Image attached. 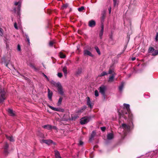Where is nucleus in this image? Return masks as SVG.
<instances>
[{"label": "nucleus", "instance_id": "f257e3e1", "mask_svg": "<svg viewBox=\"0 0 158 158\" xmlns=\"http://www.w3.org/2000/svg\"><path fill=\"white\" fill-rule=\"evenodd\" d=\"M53 85L57 88V90L59 94L62 95H64V91L63 87L59 82L56 83L54 82L53 83Z\"/></svg>", "mask_w": 158, "mask_h": 158}, {"label": "nucleus", "instance_id": "f03ea898", "mask_svg": "<svg viewBox=\"0 0 158 158\" xmlns=\"http://www.w3.org/2000/svg\"><path fill=\"white\" fill-rule=\"evenodd\" d=\"M9 147V144L7 142L5 143L3 146L2 149L3 150V153L4 155L7 156L9 153L8 151V148Z\"/></svg>", "mask_w": 158, "mask_h": 158}, {"label": "nucleus", "instance_id": "7ed1b4c3", "mask_svg": "<svg viewBox=\"0 0 158 158\" xmlns=\"http://www.w3.org/2000/svg\"><path fill=\"white\" fill-rule=\"evenodd\" d=\"M91 118V116L85 117L82 118L81 119L80 123L82 125L85 124L89 122Z\"/></svg>", "mask_w": 158, "mask_h": 158}, {"label": "nucleus", "instance_id": "20e7f679", "mask_svg": "<svg viewBox=\"0 0 158 158\" xmlns=\"http://www.w3.org/2000/svg\"><path fill=\"white\" fill-rule=\"evenodd\" d=\"M6 90L4 89L2 91L1 90V103L6 99Z\"/></svg>", "mask_w": 158, "mask_h": 158}, {"label": "nucleus", "instance_id": "39448f33", "mask_svg": "<svg viewBox=\"0 0 158 158\" xmlns=\"http://www.w3.org/2000/svg\"><path fill=\"white\" fill-rule=\"evenodd\" d=\"M86 98L87 99V105L90 109H92L93 108L94 104L91 102L90 100V98L89 97H87Z\"/></svg>", "mask_w": 158, "mask_h": 158}, {"label": "nucleus", "instance_id": "423d86ee", "mask_svg": "<svg viewBox=\"0 0 158 158\" xmlns=\"http://www.w3.org/2000/svg\"><path fill=\"white\" fill-rule=\"evenodd\" d=\"M127 113H128V118L130 120V121L131 122V123L132 124V126H133V127L134 126H133V115L131 114V111L129 113H127L126 112L125 113V114H127Z\"/></svg>", "mask_w": 158, "mask_h": 158}, {"label": "nucleus", "instance_id": "0eeeda50", "mask_svg": "<svg viewBox=\"0 0 158 158\" xmlns=\"http://www.w3.org/2000/svg\"><path fill=\"white\" fill-rule=\"evenodd\" d=\"M106 89V88L104 86H102L99 88L100 92L104 96H105Z\"/></svg>", "mask_w": 158, "mask_h": 158}, {"label": "nucleus", "instance_id": "6e6552de", "mask_svg": "<svg viewBox=\"0 0 158 158\" xmlns=\"http://www.w3.org/2000/svg\"><path fill=\"white\" fill-rule=\"evenodd\" d=\"M96 24V22L94 20H91L88 22V26L91 27H94L95 26Z\"/></svg>", "mask_w": 158, "mask_h": 158}, {"label": "nucleus", "instance_id": "1a4fd4ad", "mask_svg": "<svg viewBox=\"0 0 158 158\" xmlns=\"http://www.w3.org/2000/svg\"><path fill=\"white\" fill-rule=\"evenodd\" d=\"M48 107L50 109L53 110L54 111H60L61 112H63L64 111V110L63 109H61L60 108H54L50 105L48 106Z\"/></svg>", "mask_w": 158, "mask_h": 158}, {"label": "nucleus", "instance_id": "9d476101", "mask_svg": "<svg viewBox=\"0 0 158 158\" xmlns=\"http://www.w3.org/2000/svg\"><path fill=\"white\" fill-rule=\"evenodd\" d=\"M53 142V141L51 139L44 140L42 139L41 140V143H44L48 145L50 144Z\"/></svg>", "mask_w": 158, "mask_h": 158}, {"label": "nucleus", "instance_id": "9b49d317", "mask_svg": "<svg viewBox=\"0 0 158 158\" xmlns=\"http://www.w3.org/2000/svg\"><path fill=\"white\" fill-rule=\"evenodd\" d=\"M2 63H3L7 67H8V64L9 63L10 60H7L5 58H3L2 59Z\"/></svg>", "mask_w": 158, "mask_h": 158}, {"label": "nucleus", "instance_id": "f8f14e48", "mask_svg": "<svg viewBox=\"0 0 158 158\" xmlns=\"http://www.w3.org/2000/svg\"><path fill=\"white\" fill-rule=\"evenodd\" d=\"M122 127L124 130L128 131L130 129V127L126 124L123 123L122 124Z\"/></svg>", "mask_w": 158, "mask_h": 158}, {"label": "nucleus", "instance_id": "ddd939ff", "mask_svg": "<svg viewBox=\"0 0 158 158\" xmlns=\"http://www.w3.org/2000/svg\"><path fill=\"white\" fill-rule=\"evenodd\" d=\"M84 54L85 55H88L91 57L93 56L90 52L87 50L84 51Z\"/></svg>", "mask_w": 158, "mask_h": 158}, {"label": "nucleus", "instance_id": "4468645a", "mask_svg": "<svg viewBox=\"0 0 158 158\" xmlns=\"http://www.w3.org/2000/svg\"><path fill=\"white\" fill-rule=\"evenodd\" d=\"M115 77V75L114 74H112L111 76H110L108 80V82H112L114 81V78Z\"/></svg>", "mask_w": 158, "mask_h": 158}, {"label": "nucleus", "instance_id": "2eb2a0df", "mask_svg": "<svg viewBox=\"0 0 158 158\" xmlns=\"http://www.w3.org/2000/svg\"><path fill=\"white\" fill-rule=\"evenodd\" d=\"M6 138L11 142H13L15 141L13 137L12 136H8L7 135H6Z\"/></svg>", "mask_w": 158, "mask_h": 158}, {"label": "nucleus", "instance_id": "dca6fc26", "mask_svg": "<svg viewBox=\"0 0 158 158\" xmlns=\"http://www.w3.org/2000/svg\"><path fill=\"white\" fill-rule=\"evenodd\" d=\"M114 134L112 133H109L107 135V139L109 140L112 139L114 138Z\"/></svg>", "mask_w": 158, "mask_h": 158}, {"label": "nucleus", "instance_id": "f3484780", "mask_svg": "<svg viewBox=\"0 0 158 158\" xmlns=\"http://www.w3.org/2000/svg\"><path fill=\"white\" fill-rule=\"evenodd\" d=\"M48 97L49 99H51L52 98V92L49 89H48Z\"/></svg>", "mask_w": 158, "mask_h": 158}, {"label": "nucleus", "instance_id": "a211bd4d", "mask_svg": "<svg viewBox=\"0 0 158 158\" xmlns=\"http://www.w3.org/2000/svg\"><path fill=\"white\" fill-rule=\"evenodd\" d=\"M43 127L45 129H47L48 130H51L52 128V127L51 125H45L43 126Z\"/></svg>", "mask_w": 158, "mask_h": 158}, {"label": "nucleus", "instance_id": "6ab92c4d", "mask_svg": "<svg viewBox=\"0 0 158 158\" xmlns=\"http://www.w3.org/2000/svg\"><path fill=\"white\" fill-rule=\"evenodd\" d=\"M124 106L126 108L127 113H129L131 111L130 109V105L129 104L125 103L124 104Z\"/></svg>", "mask_w": 158, "mask_h": 158}, {"label": "nucleus", "instance_id": "aec40b11", "mask_svg": "<svg viewBox=\"0 0 158 158\" xmlns=\"http://www.w3.org/2000/svg\"><path fill=\"white\" fill-rule=\"evenodd\" d=\"M8 112L10 116H14L15 115V113L12 110L9 109L8 110Z\"/></svg>", "mask_w": 158, "mask_h": 158}, {"label": "nucleus", "instance_id": "412c9836", "mask_svg": "<svg viewBox=\"0 0 158 158\" xmlns=\"http://www.w3.org/2000/svg\"><path fill=\"white\" fill-rule=\"evenodd\" d=\"M55 156L56 158H61V157L60 155L59 152L57 150H56L54 151Z\"/></svg>", "mask_w": 158, "mask_h": 158}, {"label": "nucleus", "instance_id": "4be33fe9", "mask_svg": "<svg viewBox=\"0 0 158 158\" xmlns=\"http://www.w3.org/2000/svg\"><path fill=\"white\" fill-rule=\"evenodd\" d=\"M106 16V14L105 12H103L102 14L101 17V22H104V20Z\"/></svg>", "mask_w": 158, "mask_h": 158}, {"label": "nucleus", "instance_id": "5701e85b", "mask_svg": "<svg viewBox=\"0 0 158 158\" xmlns=\"http://www.w3.org/2000/svg\"><path fill=\"white\" fill-rule=\"evenodd\" d=\"M59 56L61 58H64L66 57V55L61 52H59Z\"/></svg>", "mask_w": 158, "mask_h": 158}, {"label": "nucleus", "instance_id": "b1692460", "mask_svg": "<svg viewBox=\"0 0 158 158\" xmlns=\"http://www.w3.org/2000/svg\"><path fill=\"white\" fill-rule=\"evenodd\" d=\"M82 73V69L81 68H78L76 72V74L78 76L80 75Z\"/></svg>", "mask_w": 158, "mask_h": 158}, {"label": "nucleus", "instance_id": "393cba45", "mask_svg": "<svg viewBox=\"0 0 158 158\" xmlns=\"http://www.w3.org/2000/svg\"><path fill=\"white\" fill-rule=\"evenodd\" d=\"M155 51V49L153 47H150L148 50V52L149 53H152Z\"/></svg>", "mask_w": 158, "mask_h": 158}, {"label": "nucleus", "instance_id": "a878e982", "mask_svg": "<svg viewBox=\"0 0 158 158\" xmlns=\"http://www.w3.org/2000/svg\"><path fill=\"white\" fill-rule=\"evenodd\" d=\"M95 132L94 131H93L92 132L90 137H89V140H92V139L95 136Z\"/></svg>", "mask_w": 158, "mask_h": 158}, {"label": "nucleus", "instance_id": "bb28decb", "mask_svg": "<svg viewBox=\"0 0 158 158\" xmlns=\"http://www.w3.org/2000/svg\"><path fill=\"white\" fill-rule=\"evenodd\" d=\"M158 55V50H155L152 53V55L153 56H156Z\"/></svg>", "mask_w": 158, "mask_h": 158}, {"label": "nucleus", "instance_id": "cd10ccee", "mask_svg": "<svg viewBox=\"0 0 158 158\" xmlns=\"http://www.w3.org/2000/svg\"><path fill=\"white\" fill-rule=\"evenodd\" d=\"M123 86L124 83L122 82L121 85L119 87V89L120 91H121L122 90Z\"/></svg>", "mask_w": 158, "mask_h": 158}, {"label": "nucleus", "instance_id": "c85d7f7f", "mask_svg": "<svg viewBox=\"0 0 158 158\" xmlns=\"http://www.w3.org/2000/svg\"><path fill=\"white\" fill-rule=\"evenodd\" d=\"M96 51L98 53L99 55H101V52L100 51L99 49L98 48L97 46H95L94 47Z\"/></svg>", "mask_w": 158, "mask_h": 158}, {"label": "nucleus", "instance_id": "c756f323", "mask_svg": "<svg viewBox=\"0 0 158 158\" xmlns=\"http://www.w3.org/2000/svg\"><path fill=\"white\" fill-rule=\"evenodd\" d=\"M63 71L64 74V75H66L67 74V69L66 67H64L63 68Z\"/></svg>", "mask_w": 158, "mask_h": 158}, {"label": "nucleus", "instance_id": "7c9ffc66", "mask_svg": "<svg viewBox=\"0 0 158 158\" xmlns=\"http://www.w3.org/2000/svg\"><path fill=\"white\" fill-rule=\"evenodd\" d=\"M104 30H101L99 32V37L101 39H102V37L103 35Z\"/></svg>", "mask_w": 158, "mask_h": 158}, {"label": "nucleus", "instance_id": "2f4dec72", "mask_svg": "<svg viewBox=\"0 0 158 158\" xmlns=\"http://www.w3.org/2000/svg\"><path fill=\"white\" fill-rule=\"evenodd\" d=\"M20 7H21V6L20 5H19L18 6V10L17 12V14L19 16H20Z\"/></svg>", "mask_w": 158, "mask_h": 158}, {"label": "nucleus", "instance_id": "473e14b6", "mask_svg": "<svg viewBox=\"0 0 158 158\" xmlns=\"http://www.w3.org/2000/svg\"><path fill=\"white\" fill-rule=\"evenodd\" d=\"M63 99V98L62 97H60L59 99L58 104V105H60L62 102V100Z\"/></svg>", "mask_w": 158, "mask_h": 158}, {"label": "nucleus", "instance_id": "72a5a7b5", "mask_svg": "<svg viewBox=\"0 0 158 158\" xmlns=\"http://www.w3.org/2000/svg\"><path fill=\"white\" fill-rule=\"evenodd\" d=\"M114 72L113 70L110 69L108 71V73L109 74H114V75H115V74L114 73H113Z\"/></svg>", "mask_w": 158, "mask_h": 158}, {"label": "nucleus", "instance_id": "f704fd0d", "mask_svg": "<svg viewBox=\"0 0 158 158\" xmlns=\"http://www.w3.org/2000/svg\"><path fill=\"white\" fill-rule=\"evenodd\" d=\"M84 9V7L83 6H82L81 7L78 8V11L79 12L82 11Z\"/></svg>", "mask_w": 158, "mask_h": 158}, {"label": "nucleus", "instance_id": "c9c22d12", "mask_svg": "<svg viewBox=\"0 0 158 158\" xmlns=\"http://www.w3.org/2000/svg\"><path fill=\"white\" fill-rule=\"evenodd\" d=\"M54 44V42H53V41H51L49 42V45L50 47H52Z\"/></svg>", "mask_w": 158, "mask_h": 158}, {"label": "nucleus", "instance_id": "e433bc0d", "mask_svg": "<svg viewBox=\"0 0 158 158\" xmlns=\"http://www.w3.org/2000/svg\"><path fill=\"white\" fill-rule=\"evenodd\" d=\"M77 117L75 115L72 116L71 117V120H75L76 119H77Z\"/></svg>", "mask_w": 158, "mask_h": 158}, {"label": "nucleus", "instance_id": "4c0bfd02", "mask_svg": "<svg viewBox=\"0 0 158 158\" xmlns=\"http://www.w3.org/2000/svg\"><path fill=\"white\" fill-rule=\"evenodd\" d=\"M94 94H95V95L96 97H98V96L99 94H98V91L97 90H96L95 91Z\"/></svg>", "mask_w": 158, "mask_h": 158}, {"label": "nucleus", "instance_id": "58836bf2", "mask_svg": "<svg viewBox=\"0 0 158 158\" xmlns=\"http://www.w3.org/2000/svg\"><path fill=\"white\" fill-rule=\"evenodd\" d=\"M107 73L106 72H103L101 73V76H103L105 75H107Z\"/></svg>", "mask_w": 158, "mask_h": 158}, {"label": "nucleus", "instance_id": "ea45409f", "mask_svg": "<svg viewBox=\"0 0 158 158\" xmlns=\"http://www.w3.org/2000/svg\"><path fill=\"white\" fill-rule=\"evenodd\" d=\"M69 6V4L68 3H66L64 4H63L62 7L64 8H66L67 7H68Z\"/></svg>", "mask_w": 158, "mask_h": 158}, {"label": "nucleus", "instance_id": "a19ab883", "mask_svg": "<svg viewBox=\"0 0 158 158\" xmlns=\"http://www.w3.org/2000/svg\"><path fill=\"white\" fill-rule=\"evenodd\" d=\"M42 75L48 81H49V78H48V77H47V76L45 75L44 73H42Z\"/></svg>", "mask_w": 158, "mask_h": 158}, {"label": "nucleus", "instance_id": "79ce46f5", "mask_svg": "<svg viewBox=\"0 0 158 158\" xmlns=\"http://www.w3.org/2000/svg\"><path fill=\"white\" fill-rule=\"evenodd\" d=\"M7 36H6V37H5V40H4L5 43L6 44V46L7 45V40H8V39H7Z\"/></svg>", "mask_w": 158, "mask_h": 158}, {"label": "nucleus", "instance_id": "37998d69", "mask_svg": "<svg viewBox=\"0 0 158 158\" xmlns=\"http://www.w3.org/2000/svg\"><path fill=\"white\" fill-rule=\"evenodd\" d=\"M26 38L27 41L28 42V43L29 44L30 43V40H29V37L27 35H26Z\"/></svg>", "mask_w": 158, "mask_h": 158}, {"label": "nucleus", "instance_id": "c03bdc74", "mask_svg": "<svg viewBox=\"0 0 158 158\" xmlns=\"http://www.w3.org/2000/svg\"><path fill=\"white\" fill-rule=\"evenodd\" d=\"M101 29L104 30V22H101Z\"/></svg>", "mask_w": 158, "mask_h": 158}, {"label": "nucleus", "instance_id": "a18cd8bd", "mask_svg": "<svg viewBox=\"0 0 158 158\" xmlns=\"http://www.w3.org/2000/svg\"><path fill=\"white\" fill-rule=\"evenodd\" d=\"M57 76L61 78L62 76V73H59L57 74Z\"/></svg>", "mask_w": 158, "mask_h": 158}, {"label": "nucleus", "instance_id": "49530a36", "mask_svg": "<svg viewBox=\"0 0 158 158\" xmlns=\"http://www.w3.org/2000/svg\"><path fill=\"white\" fill-rule=\"evenodd\" d=\"M101 129L102 131H105L106 129V128L104 127H101Z\"/></svg>", "mask_w": 158, "mask_h": 158}, {"label": "nucleus", "instance_id": "de8ad7c7", "mask_svg": "<svg viewBox=\"0 0 158 158\" xmlns=\"http://www.w3.org/2000/svg\"><path fill=\"white\" fill-rule=\"evenodd\" d=\"M31 67L32 68L34 69L35 70H38L33 65L31 64Z\"/></svg>", "mask_w": 158, "mask_h": 158}, {"label": "nucleus", "instance_id": "09e8293b", "mask_svg": "<svg viewBox=\"0 0 158 158\" xmlns=\"http://www.w3.org/2000/svg\"><path fill=\"white\" fill-rule=\"evenodd\" d=\"M17 50L19 51H20L21 50V47L20 44H18L17 45Z\"/></svg>", "mask_w": 158, "mask_h": 158}, {"label": "nucleus", "instance_id": "8fccbe9b", "mask_svg": "<svg viewBox=\"0 0 158 158\" xmlns=\"http://www.w3.org/2000/svg\"><path fill=\"white\" fill-rule=\"evenodd\" d=\"M155 40L156 42H157L158 41V32H157L156 33L155 38Z\"/></svg>", "mask_w": 158, "mask_h": 158}, {"label": "nucleus", "instance_id": "3c124183", "mask_svg": "<svg viewBox=\"0 0 158 158\" xmlns=\"http://www.w3.org/2000/svg\"><path fill=\"white\" fill-rule=\"evenodd\" d=\"M14 26L16 29H18V27L17 24L16 23H14Z\"/></svg>", "mask_w": 158, "mask_h": 158}, {"label": "nucleus", "instance_id": "603ef678", "mask_svg": "<svg viewBox=\"0 0 158 158\" xmlns=\"http://www.w3.org/2000/svg\"><path fill=\"white\" fill-rule=\"evenodd\" d=\"M83 142L82 141L80 140L79 141V145H80V146H82L83 145Z\"/></svg>", "mask_w": 158, "mask_h": 158}, {"label": "nucleus", "instance_id": "864d4df0", "mask_svg": "<svg viewBox=\"0 0 158 158\" xmlns=\"http://www.w3.org/2000/svg\"><path fill=\"white\" fill-rule=\"evenodd\" d=\"M114 6H115L117 4V0H114Z\"/></svg>", "mask_w": 158, "mask_h": 158}, {"label": "nucleus", "instance_id": "5fc2aeb1", "mask_svg": "<svg viewBox=\"0 0 158 158\" xmlns=\"http://www.w3.org/2000/svg\"><path fill=\"white\" fill-rule=\"evenodd\" d=\"M83 110H82V109H81V108L80 110H78L77 111V112L78 113H81V112H83Z\"/></svg>", "mask_w": 158, "mask_h": 158}, {"label": "nucleus", "instance_id": "6e6d98bb", "mask_svg": "<svg viewBox=\"0 0 158 158\" xmlns=\"http://www.w3.org/2000/svg\"><path fill=\"white\" fill-rule=\"evenodd\" d=\"M81 109L82 110H83V111L85 110L86 108V106H83L81 108Z\"/></svg>", "mask_w": 158, "mask_h": 158}, {"label": "nucleus", "instance_id": "4d7b16f0", "mask_svg": "<svg viewBox=\"0 0 158 158\" xmlns=\"http://www.w3.org/2000/svg\"><path fill=\"white\" fill-rule=\"evenodd\" d=\"M122 115H123L122 116L125 119H127V117L125 115V114L124 113H123Z\"/></svg>", "mask_w": 158, "mask_h": 158}, {"label": "nucleus", "instance_id": "13d9d810", "mask_svg": "<svg viewBox=\"0 0 158 158\" xmlns=\"http://www.w3.org/2000/svg\"><path fill=\"white\" fill-rule=\"evenodd\" d=\"M108 10H109V14H110L111 13V7H110L109 8Z\"/></svg>", "mask_w": 158, "mask_h": 158}, {"label": "nucleus", "instance_id": "bf43d9fd", "mask_svg": "<svg viewBox=\"0 0 158 158\" xmlns=\"http://www.w3.org/2000/svg\"><path fill=\"white\" fill-rule=\"evenodd\" d=\"M51 13V11L50 10H48V13L49 14H50Z\"/></svg>", "mask_w": 158, "mask_h": 158}, {"label": "nucleus", "instance_id": "052dcab7", "mask_svg": "<svg viewBox=\"0 0 158 158\" xmlns=\"http://www.w3.org/2000/svg\"><path fill=\"white\" fill-rule=\"evenodd\" d=\"M110 40L109 41L110 42L111 41H113V40L112 39V36H111L110 37Z\"/></svg>", "mask_w": 158, "mask_h": 158}, {"label": "nucleus", "instance_id": "680f3d73", "mask_svg": "<svg viewBox=\"0 0 158 158\" xmlns=\"http://www.w3.org/2000/svg\"><path fill=\"white\" fill-rule=\"evenodd\" d=\"M3 30L1 28V30H0V31H1V35H2L3 34V33H2V31Z\"/></svg>", "mask_w": 158, "mask_h": 158}, {"label": "nucleus", "instance_id": "e2e57ef3", "mask_svg": "<svg viewBox=\"0 0 158 158\" xmlns=\"http://www.w3.org/2000/svg\"><path fill=\"white\" fill-rule=\"evenodd\" d=\"M19 2H16L15 3V6H17L19 4Z\"/></svg>", "mask_w": 158, "mask_h": 158}, {"label": "nucleus", "instance_id": "0e129e2a", "mask_svg": "<svg viewBox=\"0 0 158 158\" xmlns=\"http://www.w3.org/2000/svg\"><path fill=\"white\" fill-rule=\"evenodd\" d=\"M135 60V57H133L131 58V60L133 61H134Z\"/></svg>", "mask_w": 158, "mask_h": 158}, {"label": "nucleus", "instance_id": "69168bd1", "mask_svg": "<svg viewBox=\"0 0 158 158\" xmlns=\"http://www.w3.org/2000/svg\"><path fill=\"white\" fill-rule=\"evenodd\" d=\"M98 145H95V146L94 147V149L95 148H98Z\"/></svg>", "mask_w": 158, "mask_h": 158}, {"label": "nucleus", "instance_id": "338daca9", "mask_svg": "<svg viewBox=\"0 0 158 158\" xmlns=\"http://www.w3.org/2000/svg\"><path fill=\"white\" fill-rule=\"evenodd\" d=\"M52 129H56V127L55 126L52 127Z\"/></svg>", "mask_w": 158, "mask_h": 158}, {"label": "nucleus", "instance_id": "774afa93", "mask_svg": "<svg viewBox=\"0 0 158 158\" xmlns=\"http://www.w3.org/2000/svg\"><path fill=\"white\" fill-rule=\"evenodd\" d=\"M54 47L55 48H57V47H56V46L55 45H54Z\"/></svg>", "mask_w": 158, "mask_h": 158}]
</instances>
